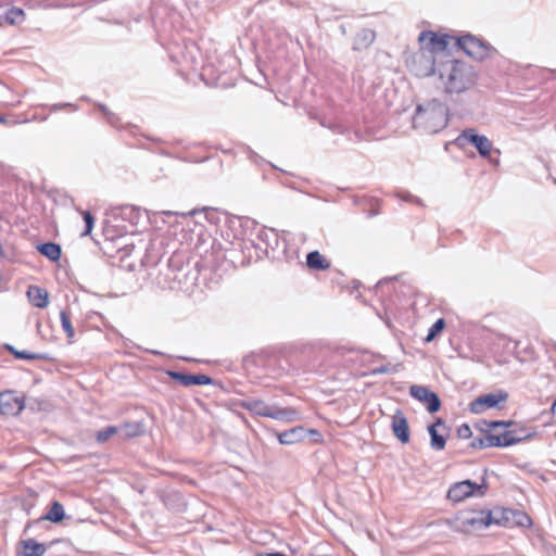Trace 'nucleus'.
<instances>
[{
	"instance_id": "obj_1",
	"label": "nucleus",
	"mask_w": 556,
	"mask_h": 556,
	"mask_svg": "<svg viewBox=\"0 0 556 556\" xmlns=\"http://www.w3.org/2000/svg\"><path fill=\"white\" fill-rule=\"evenodd\" d=\"M439 78L446 94H459L471 89L478 75L475 68L466 62L450 60L439 70Z\"/></svg>"
},
{
	"instance_id": "obj_2",
	"label": "nucleus",
	"mask_w": 556,
	"mask_h": 556,
	"mask_svg": "<svg viewBox=\"0 0 556 556\" xmlns=\"http://www.w3.org/2000/svg\"><path fill=\"white\" fill-rule=\"evenodd\" d=\"M447 123L448 109L443 102L432 99L416 106L413 116L414 128L427 134H437L444 129Z\"/></svg>"
},
{
	"instance_id": "obj_3",
	"label": "nucleus",
	"mask_w": 556,
	"mask_h": 556,
	"mask_svg": "<svg viewBox=\"0 0 556 556\" xmlns=\"http://www.w3.org/2000/svg\"><path fill=\"white\" fill-rule=\"evenodd\" d=\"M240 406L254 415L268 417L275 420L296 421L301 419L298 410L291 407L270 406L261 399H248Z\"/></svg>"
},
{
	"instance_id": "obj_4",
	"label": "nucleus",
	"mask_w": 556,
	"mask_h": 556,
	"mask_svg": "<svg viewBox=\"0 0 556 556\" xmlns=\"http://www.w3.org/2000/svg\"><path fill=\"white\" fill-rule=\"evenodd\" d=\"M486 490L488 484L484 479L481 483H476L471 480H464L450 486L447 491V498L458 503L470 496H483Z\"/></svg>"
},
{
	"instance_id": "obj_5",
	"label": "nucleus",
	"mask_w": 556,
	"mask_h": 556,
	"mask_svg": "<svg viewBox=\"0 0 556 556\" xmlns=\"http://www.w3.org/2000/svg\"><path fill=\"white\" fill-rule=\"evenodd\" d=\"M457 45L468 56L478 61L489 58L493 51L489 43L469 34L460 36Z\"/></svg>"
},
{
	"instance_id": "obj_6",
	"label": "nucleus",
	"mask_w": 556,
	"mask_h": 556,
	"mask_svg": "<svg viewBox=\"0 0 556 556\" xmlns=\"http://www.w3.org/2000/svg\"><path fill=\"white\" fill-rule=\"evenodd\" d=\"M408 67L418 77L431 76L435 71L434 55L427 49H419L408 61Z\"/></svg>"
},
{
	"instance_id": "obj_7",
	"label": "nucleus",
	"mask_w": 556,
	"mask_h": 556,
	"mask_svg": "<svg viewBox=\"0 0 556 556\" xmlns=\"http://www.w3.org/2000/svg\"><path fill=\"white\" fill-rule=\"evenodd\" d=\"M457 141H466L472 144L482 157H489L493 149L492 141L486 136L479 135L473 128L463 130L458 136Z\"/></svg>"
},
{
	"instance_id": "obj_8",
	"label": "nucleus",
	"mask_w": 556,
	"mask_h": 556,
	"mask_svg": "<svg viewBox=\"0 0 556 556\" xmlns=\"http://www.w3.org/2000/svg\"><path fill=\"white\" fill-rule=\"evenodd\" d=\"M507 399L508 394L504 391L483 394L473 400L469 408L472 414H482L486 408L498 407V405L505 403Z\"/></svg>"
},
{
	"instance_id": "obj_9",
	"label": "nucleus",
	"mask_w": 556,
	"mask_h": 556,
	"mask_svg": "<svg viewBox=\"0 0 556 556\" xmlns=\"http://www.w3.org/2000/svg\"><path fill=\"white\" fill-rule=\"evenodd\" d=\"M409 394L418 400L419 402L424 403L427 406V409L430 413H435L441 407V401L437 393L432 392L428 388L424 386H417L414 384L409 389Z\"/></svg>"
},
{
	"instance_id": "obj_10",
	"label": "nucleus",
	"mask_w": 556,
	"mask_h": 556,
	"mask_svg": "<svg viewBox=\"0 0 556 556\" xmlns=\"http://www.w3.org/2000/svg\"><path fill=\"white\" fill-rule=\"evenodd\" d=\"M25 406L23 397L13 391L0 393V414L15 416L20 414Z\"/></svg>"
},
{
	"instance_id": "obj_11",
	"label": "nucleus",
	"mask_w": 556,
	"mask_h": 556,
	"mask_svg": "<svg viewBox=\"0 0 556 556\" xmlns=\"http://www.w3.org/2000/svg\"><path fill=\"white\" fill-rule=\"evenodd\" d=\"M418 40L421 49H427L434 55L435 52L444 51L448 46V36H438L433 31H421Z\"/></svg>"
},
{
	"instance_id": "obj_12",
	"label": "nucleus",
	"mask_w": 556,
	"mask_h": 556,
	"mask_svg": "<svg viewBox=\"0 0 556 556\" xmlns=\"http://www.w3.org/2000/svg\"><path fill=\"white\" fill-rule=\"evenodd\" d=\"M391 429L394 437L401 443H408L410 438L407 418L401 409H396L392 416Z\"/></svg>"
},
{
	"instance_id": "obj_13",
	"label": "nucleus",
	"mask_w": 556,
	"mask_h": 556,
	"mask_svg": "<svg viewBox=\"0 0 556 556\" xmlns=\"http://www.w3.org/2000/svg\"><path fill=\"white\" fill-rule=\"evenodd\" d=\"M166 374L169 378H172L175 381H178L184 387H190L194 384L208 386L213 383V379L203 374L190 375L174 370H167Z\"/></svg>"
},
{
	"instance_id": "obj_14",
	"label": "nucleus",
	"mask_w": 556,
	"mask_h": 556,
	"mask_svg": "<svg viewBox=\"0 0 556 556\" xmlns=\"http://www.w3.org/2000/svg\"><path fill=\"white\" fill-rule=\"evenodd\" d=\"M494 522L492 514L490 511H480L476 515L468 516L463 519L462 523L464 527H470L473 530H482Z\"/></svg>"
},
{
	"instance_id": "obj_15",
	"label": "nucleus",
	"mask_w": 556,
	"mask_h": 556,
	"mask_svg": "<svg viewBox=\"0 0 556 556\" xmlns=\"http://www.w3.org/2000/svg\"><path fill=\"white\" fill-rule=\"evenodd\" d=\"M306 437V430L302 426L293 427L277 434L280 444L291 445L301 442Z\"/></svg>"
},
{
	"instance_id": "obj_16",
	"label": "nucleus",
	"mask_w": 556,
	"mask_h": 556,
	"mask_svg": "<svg viewBox=\"0 0 556 556\" xmlns=\"http://www.w3.org/2000/svg\"><path fill=\"white\" fill-rule=\"evenodd\" d=\"M47 551L46 546L38 543L35 539L21 541V548L17 549L16 556H42Z\"/></svg>"
},
{
	"instance_id": "obj_17",
	"label": "nucleus",
	"mask_w": 556,
	"mask_h": 556,
	"mask_svg": "<svg viewBox=\"0 0 556 556\" xmlns=\"http://www.w3.org/2000/svg\"><path fill=\"white\" fill-rule=\"evenodd\" d=\"M25 20V13L20 8L4 10L0 7V26L4 24L18 25Z\"/></svg>"
},
{
	"instance_id": "obj_18",
	"label": "nucleus",
	"mask_w": 556,
	"mask_h": 556,
	"mask_svg": "<svg viewBox=\"0 0 556 556\" xmlns=\"http://www.w3.org/2000/svg\"><path fill=\"white\" fill-rule=\"evenodd\" d=\"M444 421L438 418L437 421L428 427L430 434V445L435 451H442L445 447L446 440L443 435L439 434L438 427H444Z\"/></svg>"
},
{
	"instance_id": "obj_19",
	"label": "nucleus",
	"mask_w": 556,
	"mask_h": 556,
	"mask_svg": "<svg viewBox=\"0 0 556 556\" xmlns=\"http://www.w3.org/2000/svg\"><path fill=\"white\" fill-rule=\"evenodd\" d=\"M27 296L36 307L45 308L49 304L48 292L40 287L30 286L27 290Z\"/></svg>"
},
{
	"instance_id": "obj_20",
	"label": "nucleus",
	"mask_w": 556,
	"mask_h": 556,
	"mask_svg": "<svg viewBox=\"0 0 556 556\" xmlns=\"http://www.w3.org/2000/svg\"><path fill=\"white\" fill-rule=\"evenodd\" d=\"M306 264L309 268L316 270H326L330 267V262L318 251H312L306 255Z\"/></svg>"
},
{
	"instance_id": "obj_21",
	"label": "nucleus",
	"mask_w": 556,
	"mask_h": 556,
	"mask_svg": "<svg viewBox=\"0 0 556 556\" xmlns=\"http://www.w3.org/2000/svg\"><path fill=\"white\" fill-rule=\"evenodd\" d=\"M37 250L52 262H56L61 257V247L54 242L41 243L37 247Z\"/></svg>"
},
{
	"instance_id": "obj_22",
	"label": "nucleus",
	"mask_w": 556,
	"mask_h": 556,
	"mask_svg": "<svg viewBox=\"0 0 556 556\" xmlns=\"http://www.w3.org/2000/svg\"><path fill=\"white\" fill-rule=\"evenodd\" d=\"M121 429L119 435L123 439L136 438L143 433V426L141 422H125L118 426Z\"/></svg>"
},
{
	"instance_id": "obj_23",
	"label": "nucleus",
	"mask_w": 556,
	"mask_h": 556,
	"mask_svg": "<svg viewBox=\"0 0 556 556\" xmlns=\"http://www.w3.org/2000/svg\"><path fill=\"white\" fill-rule=\"evenodd\" d=\"M375 40V33L370 29L361 30L354 39V49L362 50L369 47Z\"/></svg>"
},
{
	"instance_id": "obj_24",
	"label": "nucleus",
	"mask_w": 556,
	"mask_h": 556,
	"mask_svg": "<svg viewBox=\"0 0 556 556\" xmlns=\"http://www.w3.org/2000/svg\"><path fill=\"white\" fill-rule=\"evenodd\" d=\"M65 517L64 507L60 502L54 501L43 519L58 523Z\"/></svg>"
},
{
	"instance_id": "obj_25",
	"label": "nucleus",
	"mask_w": 556,
	"mask_h": 556,
	"mask_svg": "<svg viewBox=\"0 0 556 556\" xmlns=\"http://www.w3.org/2000/svg\"><path fill=\"white\" fill-rule=\"evenodd\" d=\"M3 348L7 351H9L11 354H13L16 358H20V359H27V361L47 359V356L43 354L30 353L27 351H18L11 344H4Z\"/></svg>"
},
{
	"instance_id": "obj_26",
	"label": "nucleus",
	"mask_w": 556,
	"mask_h": 556,
	"mask_svg": "<svg viewBox=\"0 0 556 556\" xmlns=\"http://www.w3.org/2000/svg\"><path fill=\"white\" fill-rule=\"evenodd\" d=\"M60 318H61L62 328H63L64 332L66 333L68 342H73L75 331H74L68 312L65 309L61 311Z\"/></svg>"
},
{
	"instance_id": "obj_27",
	"label": "nucleus",
	"mask_w": 556,
	"mask_h": 556,
	"mask_svg": "<svg viewBox=\"0 0 556 556\" xmlns=\"http://www.w3.org/2000/svg\"><path fill=\"white\" fill-rule=\"evenodd\" d=\"M517 435L515 431L504 430L502 433L496 434L500 440V447H506L514 444H517L520 442V438L515 437Z\"/></svg>"
},
{
	"instance_id": "obj_28",
	"label": "nucleus",
	"mask_w": 556,
	"mask_h": 556,
	"mask_svg": "<svg viewBox=\"0 0 556 556\" xmlns=\"http://www.w3.org/2000/svg\"><path fill=\"white\" fill-rule=\"evenodd\" d=\"M121 429L118 426H109L97 432V441L99 443H104L110 440L114 434H119Z\"/></svg>"
},
{
	"instance_id": "obj_29",
	"label": "nucleus",
	"mask_w": 556,
	"mask_h": 556,
	"mask_svg": "<svg viewBox=\"0 0 556 556\" xmlns=\"http://www.w3.org/2000/svg\"><path fill=\"white\" fill-rule=\"evenodd\" d=\"M445 327V321L443 318H439L429 329L428 333H427V337H426V341L427 342H430L432 341L439 332H441L443 330V328Z\"/></svg>"
},
{
	"instance_id": "obj_30",
	"label": "nucleus",
	"mask_w": 556,
	"mask_h": 556,
	"mask_svg": "<svg viewBox=\"0 0 556 556\" xmlns=\"http://www.w3.org/2000/svg\"><path fill=\"white\" fill-rule=\"evenodd\" d=\"M485 432L486 433L483 437L485 447H493V446L500 447L498 437H496V434L492 433L491 429L489 427L485 430Z\"/></svg>"
},
{
	"instance_id": "obj_31",
	"label": "nucleus",
	"mask_w": 556,
	"mask_h": 556,
	"mask_svg": "<svg viewBox=\"0 0 556 556\" xmlns=\"http://www.w3.org/2000/svg\"><path fill=\"white\" fill-rule=\"evenodd\" d=\"M83 218L86 225L85 231L81 233V236H87L91 232L94 224V218L92 214L89 211L83 212Z\"/></svg>"
},
{
	"instance_id": "obj_32",
	"label": "nucleus",
	"mask_w": 556,
	"mask_h": 556,
	"mask_svg": "<svg viewBox=\"0 0 556 556\" xmlns=\"http://www.w3.org/2000/svg\"><path fill=\"white\" fill-rule=\"evenodd\" d=\"M99 109L103 112L106 121L112 125V126H117V121H118V117L113 113L111 112L104 104H98Z\"/></svg>"
},
{
	"instance_id": "obj_33",
	"label": "nucleus",
	"mask_w": 556,
	"mask_h": 556,
	"mask_svg": "<svg viewBox=\"0 0 556 556\" xmlns=\"http://www.w3.org/2000/svg\"><path fill=\"white\" fill-rule=\"evenodd\" d=\"M514 428L510 429V431H515V433L517 434L516 437L517 438H520V442L523 441V440H527V439H530L534 435L533 432H529L526 428L523 427H516L513 426Z\"/></svg>"
},
{
	"instance_id": "obj_34",
	"label": "nucleus",
	"mask_w": 556,
	"mask_h": 556,
	"mask_svg": "<svg viewBox=\"0 0 556 556\" xmlns=\"http://www.w3.org/2000/svg\"><path fill=\"white\" fill-rule=\"evenodd\" d=\"M472 435L471 429L467 424H463L457 429V437L460 439H469Z\"/></svg>"
},
{
	"instance_id": "obj_35",
	"label": "nucleus",
	"mask_w": 556,
	"mask_h": 556,
	"mask_svg": "<svg viewBox=\"0 0 556 556\" xmlns=\"http://www.w3.org/2000/svg\"><path fill=\"white\" fill-rule=\"evenodd\" d=\"M486 426L492 430V429H495L498 427L510 428V427L515 426V422L514 421L495 420V421L488 422Z\"/></svg>"
},
{
	"instance_id": "obj_36",
	"label": "nucleus",
	"mask_w": 556,
	"mask_h": 556,
	"mask_svg": "<svg viewBox=\"0 0 556 556\" xmlns=\"http://www.w3.org/2000/svg\"><path fill=\"white\" fill-rule=\"evenodd\" d=\"M516 522L519 525V526H530L531 525V519L529 518L528 515H526L525 513H517L516 514Z\"/></svg>"
},
{
	"instance_id": "obj_37",
	"label": "nucleus",
	"mask_w": 556,
	"mask_h": 556,
	"mask_svg": "<svg viewBox=\"0 0 556 556\" xmlns=\"http://www.w3.org/2000/svg\"><path fill=\"white\" fill-rule=\"evenodd\" d=\"M470 446L472 448H486L484 445V440L482 438H475L472 442L470 443Z\"/></svg>"
},
{
	"instance_id": "obj_38",
	"label": "nucleus",
	"mask_w": 556,
	"mask_h": 556,
	"mask_svg": "<svg viewBox=\"0 0 556 556\" xmlns=\"http://www.w3.org/2000/svg\"><path fill=\"white\" fill-rule=\"evenodd\" d=\"M65 106H73L71 103H58L50 106V110L52 112H56Z\"/></svg>"
},
{
	"instance_id": "obj_39",
	"label": "nucleus",
	"mask_w": 556,
	"mask_h": 556,
	"mask_svg": "<svg viewBox=\"0 0 556 556\" xmlns=\"http://www.w3.org/2000/svg\"><path fill=\"white\" fill-rule=\"evenodd\" d=\"M399 197L404 201H416V203H420V200L415 199L410 193H402L399 194Z\"/></svg>"
},
{
	"instance_id": "obj_40",
	"label": "nucleus",
	"mask_w": 556,
	"mask_h": 556,
	"mask_svg": "<svg viewBox=\"0 0 556 556\" xmlns=\"http://www.w3.org/2000/svg\"><path fill=\"white\" fill-rule=\"evenodd\" d=\"M161 214H163V215H165L167 217H174V216L179 215L178 213L172 212V211H163Z\"/></svg>"
},
{
	"instance_id": "obj_41",
	"label": "nucleus",
	"mask_w": 556,
	"mask_h": 556,
	"mask_svg": "<svg viewBox=\"0 0 556 556\" xmlns=\"http://www.w3.org/2000/svg\"><path fill=\"white\" fill-rule=\"evenodd\" d=\"M387 371H388V369H387L386 367H380V368H377V369L375 370V372H378V374H384V372H387Z\"/></svg>"
},
{
	"instance_id": "obj_42",
	"label": "nucleus",
	"mask_w": 556,
	"mask_h": 556,
	"mask_svg": "<svg viewBox=\"0 0 556 556\" xmlns=\"http://www.w3.org/2000/svg\"><path fill=\"white\" fill-rule=\"evenodd\" d=\"M551 410L552 413H556V400L554 401V403L552 404V407H551Z\"/></svg>"
},
{
	"instance_id": "obj_43",
	"label": "nucleus",
	"mask_w": 556,
	"mask_h": 556,
	"mask_svg": "<svg viewBox=\"0 0 556 556\" xmlns=\"http://www.w3.org/2000/svg\"><path fill=\"white\" fill-rule=\"evenodd\" d=\"M179 359L187 361V362H193L194 361L193 358L184 357V356H179Z\"/></svg>"
},
{
	"instance_id": "obj_44",
	"label": "nucleus",
	"mask_w": 556,
	"mask_h": 556,
	"mask_svg": "<svg viewBox=\"0 0 556 556\" xmlns=\"http://www.w3.org/2000/svg\"><path fill=\"white\" fill-rule=\"evenodd\" d=\"M149 353L154 354V355H161V352L155 351V350H149Z\"/></svg>"
},
{
	"instance_id": "obj_45",
	"label": "nucleus",
	"mask_w": 556,
	"mask_h": 556,
	"mask_svg": "<svg viewBox=\"0 0 556 556\" xmlns=\"http://www.w3.org/2000/svg\"><path fill=\"white\" fill-rule=\"evenodd\" d=\"M266 235H267L266 231H261L260 235H258V238L263 239L264 236H266Z\"/></svg>"
},
{
	"instance_id": "obj_46",
	"label": "nucleus",
	"mask_w": 556,
	"mask_h": 556,
	"mask_svg": "<svg viewBox=\"0 0 556 556\" xmlns=\"http://www.w3.org/2000/svg\"><path fill=\"white\" fill-rule=\"evenodd\" d=\"M191 214H193V212H190V213H187V214H186V213H182V214H180V215H181V216H184V217H186V216L191 215Z\"/></svg>"
},
{
	"instance_id": "obj_47",
	"label": "nucleus",
	"mask_w": 556,
	"mask_h": 556,
	"mask_svg": "<svg viewBox=\"0 0 556 556\" xmlns=\"http://www.w3.org/2000/svg\"><path fill=\"white\" fill-rule=\"evenodd\" d=\"M4 121V117L0 116V123H3Z\"/></svg>"
}]
</instances>
